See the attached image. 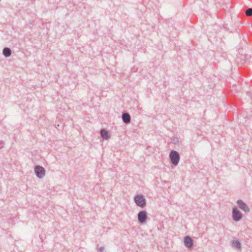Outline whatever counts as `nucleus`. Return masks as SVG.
<instances>
[{
	"label": "nucleus",
	"mask_w": 252,
	"mask_h": 252,
	"mask_svg": "<svg viewBox=\"0 0 252 252\" xmlns=\"http://www.w3.org/2000/svg\"><path fill=\"white\" fill-rule=\"evenodd\" d=\"M169 158L172 165L176 166L179 162L180 159V155L177 151L172 150L169 154Z\"/></svg>",
	"instance_id": "obj_1"
},
{
	"label": "nucleus",
	"mask_w": 252,
	"mask_h": 252,
	"mask_svg": "<svg viewBox=\"0 0 252 252\" xmlns=\"http://www.w3.org/2000/svg\"><path fill=\"white\" fill-rule=\"evenodd\" d=\"M232 216L233 220L236 222L240 221L243 216V214L236 206L232 208Z\"/></svg>",
	"instance_id": "obj_2"
},
{
	"label": "nucleus",
	"mask_w": 252,
	"mask_h": 252,
	"mask_svg": "<svg viewBox=\"0 0 252 252\" xmlns=\"http://www.w3.org/2000/svg\"><path fill=\"white\" fill-rule=\"evenodd\" d=\"M134 201L135 204L140 207H144L146 205V199L142 194L136 195L134 197Z\"/></svg>",
	"instance_id": "obj_3"
},
{
	"label": "nucleus",
	"mask_w": 252,
	"mask_h": 252,
	"mask_svg": "<svg viewBox=\"0 0 252 252\" xmlns=\"http://www.w3.org/2000/svg\"><path fill=\"white\" fill-rule=\"evenodd\" d=\"M138 222L140 224L145 223L148 219L147 213L145 210H141L137 214Z\"/></svg>",
	"instance_id": "obj_4"
},
{
	"label": "nucleus",
	"mask_w": 252,
	"mask_h": 252,
	"mask_svg": "<svg viewBox=\"0 0 252 252\" xmlns=\"http://www.w3.org/2000/svg\"><path fill=\"white\" fill-rule=\"evenodd\" d=\"M34 170L36 176L38 178H42L45 176V170L43 167L37 165L34 166Z\"/></svg>",
	"instance_id": "obj_5"
},
{
	"label": "nucleus",
	"mask_w": 252,
	"mask_h": 252,
	"mask_svg": "<svg viewBox=\"0 0 252 252\" xmlns=\"http://www.w3.org/2000/svg\"><path fill=\"white\" fill-rule=\"evenodd\" d=\"M237 204L238 207L244 212L248 213L250 212L248 206L242 200L239 199L237 201Z\"/></svg>",
	"instance_id": "obj_6"
},
{
	"label": "nucleus",
	"mask_w": 252,
	"mask_h": 252,
	"mask_svg": "<svg viewBox=\"0 0 252 252\" xmlns=\"http://www.w3.org/2000/svg\"><path fill=\"white\" fill-rule=\"evenodd\" d=\"M184 243L185 246L189 249H190L193 248V241L189 236H186L184 237Z\"/></svg>",
	"instance_id": "obj_7"
},
{
	"label": "nucleus",
	"mask_w": 252,
	"mask_h": 252,
	"mask_svg": "<svg viewBox=\"0 0 252 252\" xmlns=\"http://www.w3.org/2000/svg\"><path fill=\"white\" fill-rule=\"evenodd\" d=\"M122 118L123 122L126 124H128L131 122V116L130 114L126 112H123Z\"/></svg>",
	"instance_id": "obj_8"
},
{
	"label": "nucleus",
	"mask_w": 252,
	"mask_h": 252,
	"mask_svg": "<svg viewBox=\"0 0 252 252\" xmlns=\"http://www.w3.org/2000/svg\"><path fill=\"white\" fill-rule=\"evenodd\" d=\"M100 134L101 137L103 139H105V140L108 139L110 137L109 131L108 130H106L105 129H103V128L101 129L100 130Z\"/></svg>",
	"instance_id": "obj_9"
},
{
	"label": "nucleus",
	"mask_w": 252,
	"mask_h": 252,
	"mask_svg": "<svg viewBox=\"0 0 252 252\" xmlns=\"http://www.w3.org/2000/svg\"><path fill=\"white\" fill-rule=\"evenodd\" d=\"M11 50L10 48L4 47L2 50V54L5 57H9L11 55Z\"/></svg>",
	"instance_id": "obj_10"
},
{
	"label": "nucleus",
	"mask_w": 252,
	"mask_h": 252,
	"mask_svg": "<svg viewBox=\"0 0 252 252\" xmlns=\"http://www.w3.org/2000/svg\"><path fill=\"white\" fill-rule=\"evenodd\" d=\"M231 246L233 248H236L237 249H240L241 248V244L238 240H233L231 243Z\"/></svg>",
	"instance_id": "obj_11"
},
{
	"label": "nucleus",
	"mask_w": 252,
	"mask_h": 252,
	"mask_svg": "<svg viewBox=\"0 0 252 252\" xmlns=\"http://www.w3.org/2000/svg\"><path fill=\"white\" fill-rule=\"evenodd\" d=\"M245 14L248 16H252V8H248L245 11Z\"/></svg>",
	"instance_id": "obj_12"
},
{
	"label": "nucleus",
	"mask_w": 252,
	"mask_h": 252,
	"mask_svg": "<svg viewBox=\"0 0 252 252\" xmlns=\"http://www.w3.org/2000/svg\"><path fill=\"white\" fill-rule=\"evenodd\" d=\"M171 141L174 144H177L179 142L178 139L175 137L172 138Z\"/></svg>",
	"instance_id": "obj_13"
},
{
	"label": "nucleus",
	"mask_w": 252,
	"mask_h": 252,
	"mask_svg": "<svg viewBox=\"0 0 252 252\" xmlns=\"http://www.w3.org/2000/svg\"><path fill=\"white\" fill-rule=\"evenodd\" d=\"M104 248L103 247H101L98 249L97 252H104Z\"/></svg>",
	"instance_id": "obj_14"
},
{
	"label": "nucleus",
	"mask_w": 252,
	"mask_h": 252,
	"mask_svg": "<svg viewBox=\"0 0 252 252\" xmlns=\"http://www.w3.org/2000/svg\"><path fill=\"white\" fill-rule=\"evenodd\" d=\"M4 143V142L2 141H0V145H3Z\"/></svg>",
	"instance_id": "obj_15"
}]
</instances>
